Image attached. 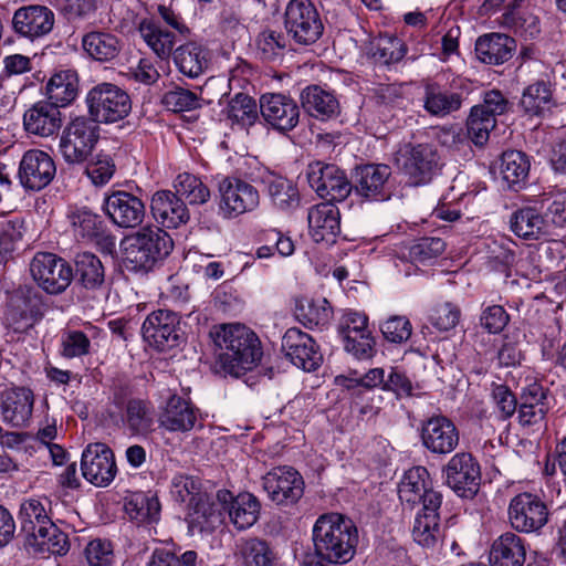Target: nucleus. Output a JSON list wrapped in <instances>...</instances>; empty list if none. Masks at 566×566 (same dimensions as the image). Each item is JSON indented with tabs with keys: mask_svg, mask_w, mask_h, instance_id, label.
Masks as SVG:
<instances>
[{
	"mask_svg": "<svg viewBox=\"0 0 566 566\" xmlns=\"http://www.w3.org/2000/svg\"><path fill=\"white\" fill-rule=\"evenodd\" d=\"M23 220L18 217L0 220V264L7 263L14 243L22 239Z\"/></svg>",
	"mask_w": 566,
	"mask_h": 566,
	"instance_id": "obj_59",
	"label": "nucleus"
},
{
	"mask_svg": "<svg viewBox=\"0 0 566 566\" xmlns=\"http://www.w3.org/2000/svg\"><path fill=\"white\" fill-rule=\"evenodd\" d=\"M396 163L412 186L431 181L440 169L437 149L429 144H406L397 153Z\"/></svg>",
	"mask_w": 566,
	"mask_h": 566,
	"instance_id": "obj_7",
	"label": "nucleus"
},
{
	"mask_svg": "<svg viewBox=\"0 0 566 566\" xmlns=\"http://www.w3.org/2000/svg\"><path fill=\"white\" fill-rule=\"evenodd\" d=\"M551 85L545 81H537L524 88L520 99V107L526 115L542 116L553 106Z\"/></svg>",
	"mask_w": 566,
	"mask_h": 566,
	"instance_id": "obj_45",
	"label": "nucleus"
},
{
	"mask_svg": "<svg viewBox=\"0 0 566 566\" xmlns=\"http://www.w3.org/2000/svg\"><path fill=\"white\" fill-rule=\"evenodd\" d=\"M35 397L29 387L12 386L0 392V416L12 428L29 427Z\"/></svg>",
	"mask_w": 566,
	"mask_h": 566,
	"instance_id": "obj_20",
	"label": "nucleus"
},
{
	"mask_svg": "<svg viewBox=\"0 0 566 566\" xmlns=\"http://www.w3.org/2000/svg\"><path fill=\"white\" fill-rule=\"evenodd\" d=\"M83 476L95 486L109 485L117 474V467L112 449L105 443L88 444L81 459Z\"/></svg>",
	"mask_w": 566,
	"mask_h": 566,
	"instance_id": "obj_15",
	"label": "nucleus"
},
{
	"mask_svg": "<svg viewBox=\"0 0 566 566\" xmlns=\"http://www.w3.org/2000/svg\"><path fill=\"white\" fill-rule=\"evenodd\" d=\"M422 87V107L430 116L443 118L462 107L461 93L453 92L434 81H424Z\"/></svg>",
	"mask_w": 566,
	"mask_h": 566,
	"instance_id": "obj_29",
	"label": "nucleus"
},
{
	"mask_svg": "<svg viewBox=\"0 0 566 566\" xmlns=\"http://www.w3.org/2000/svg\"><path fill=\"white\" fill-rule=\"evenodd\" d=\"M262 180L277 209L291 211L300 206V193L293 181L275 174H268Z\"/></svg>",
	"mask_w": 566,
	"mask_h": 566,
	"instance_id": "obj_41",
	"label": "nucleus"
},
{
	"mask_svg": "<svg viewBox=\"0 0 566 566\" xmlns=\"http://www.w3.org/2000/svg\"><path fill=\"white\" fill-rule=\"evenodd\" d=\"M308 230L315 242H334L340 231L339 210L332 202L312 207L307 213Z\"/></svg>",
	"mask_w": 566,
	"mask_h": 566,
	"instance_id": "obj_33",
	"label": "nucleus"
},
{
	"mask_svg": "<svg viewBox=\"0 0 566 566\" xmlns=\"http://www.w3.org/2000/svg\"><path fill=\"white\" fill-rule=\"evenodd\" d=\"M90 352L91 340L82 331H65L62 334L60 353L64 358H78Z\"/></svg>",
	"mask_w": 566,
	"mask_h": 566,
	"instance_id": "obj_61",
	"label": "nucleus"
},
{
	"mask_svg": "<svg viewBox=\"0 0 566 566\" xmlns=\"http://www.w3.org/2000/svg\"><path fill=\"white\" fill-rule=\"evenodd\" d=\"M243 566H273L275 554L269 543L258 537L241 539L237 544Z\"/></svg>",
	"mask_w": 566,
	"mask_h": 566,
	"instance_id": "obj_48",
	"label": "nucleus"
},
{
	"mask_svg": "<svg viewBox=\"0 0 566 566\" xmlns=\"http://www.w3.org/2000/svg\"><path fill=\"white\" fill-rule=\"evenodd\" d=\"M307 181L323 199L344 201L353 191V185L337 166L315 161L308 165Z\"/></svg>",
	"mask_w": 566,
	"mask_h": 566,
	"instance_id": "obj_10",
	"label": "nucleus"
},
{
	"mask_svg": "<svg viewBox=\"0 0 566 566\" xmlns=\"http://www.w3.org/2000/svg\"><path fill=\"white\" fill-rule=\"evenodd\" d=\"M446 243L440 238H421L411 244H398L391 250L395 268L403 276H410L418 271V263L437 259L443 253Z\"/></svg>",
	"mask_w": 566,
	"mask_h": 566,
	"instance_id": "obj_12",
	"label": "nucleus"
},
{
	"mask_svg": "<svg viewBox=\"0 0 566 566\" xmlns=\"http://www.w3.org/2000/svg\"><path fill=\"white\" fill-rule=\"evenodd\" d=\"M515 50V40L503 33L484 34L475 42L476 57L482 63L491 65L505 63L513 56Z\"/></svg>",
	"mask_w": 566,
	"mask_h": 566,
	"instance_id": "obj_37",
	"label": "nucleus"
},
{
	"mask_svg": "<svg viewBox=\"0 0 566 566\" xmlns=\"http://www.w3.org/2000/svg\"><path fill=\"white\" fill-rule=\"evenodd\" d=\"M284 28L298 45H312L323 35L324 24L311 0H291L284 13Z\"/></svg>",
	"mask_w": 566,
	"mask_h": 566,
	"instance_id": "obj_6",
	"label": "nucleus"
},
{
	"mask_svg": "<svg viewBox=\"0 0 566 566\" xmlns=\"http://www.w3.org/2000/svg\"><path fill=\"white\" fill-rule=\"evenodd\" d=\"M150 211L155 220L167 229H177L190 219L185 201L170 190H158L151 196Z\"/></svg>",
	"mask_w": 566,
	"mask_h": 566,
	"instance_id": "obj_27",
	"label": "nucleus"
},
{
	"mask_svg": "<svg viewBox=\"0 0 566 566\" xmlns=\"http://www.w3.org/2000/svg\"><path fill=\"white\" fill-rule=\"evenodd\" d=\"M221 503L207 493L193 496L187 515L189 530L192 533L216 530L222 523Z\"/></svg>",
	"mask_w": 566,
	"mask_h": 566,
	"instance_id": "obj_32",
	"label": "nucleus"
},
{
	"mask_svg": "<svg viewBox=\"0 0 566 566\" xmlns=\"http://www.w3.org/2000/svg\"><path fill=\"white\" fill-rule=\"evenodd\" d=\"M116 165L111 154L103 150L91 157L85 174L95 186L106 185L114 176Z\"/></svg>",
	"mask_w": 566,
	"mask_h": 566,
	"instance_id": "obj_60",
	"label": "nucleus"
},
{
	"mask_svg": "<svg viewBox=\"0 0 566 566\" xmlns=\"http://www.w3.org/2000/svg\"><path fill=\"white\" fill-rule=\"evenodd\" d=\"M99 139V126L87 116L72 118L60 137L59 150L70 165L88 160Z\"/></svg>",
	"mask_w": 566,
	"mask_h": 566,
	"instance_id": "obj_4",
	"label": "nucleus"
},
{
	"mask_svg": "<svg viewBox=\"0 0 566 566\" xmlns=\"http://www.w3.org/2000/svg\"><path fill=\"white\" fill-rule=\"evenodd\" d=\"M421 442L431 453L447 455L459 446L460 433L449 418L434 416L422 423Z\"/></svg>",
	"mask_w": 566,
	"mask_h": 566,
	"instance_id": "obj_22",
	"label": "nucleus"
},
{
	"mask_svg": "<svg viewBox=\"0 0 566 566\" xmlns=\"http://www.w3.org/2000/svg\"><path fill=\"white\" fill-rule=\"evenodd\" d=\"M548 509L542 499L528 492L515 495L509 505V520L522 533L539 531L548 522Z\"/></svg>",
	"mask_w": 566,
	"mask_h": 566,
	"instance_id": "obj_13",
	"label": "nucleus"
},
{
	"mask_svg": "<svg viewBox=\"0 0 566 566\" xmlns=\"http://www.w3.org/2000/svg\"><path fill=\"white\" fill-rule=\"evenodd\" d=\"M442 502L436 495H430L428 506L420 507L415 517L412 537L419 545L432 548L442 537L440 526V507Z\"/></svg>",
	"mask_w": 566,
	"mask_h": 566,
	"instance_id": "obj_31",
	"label": "nucleus"
},
{
	"mask_svg": "<svg viewBox=\"0 0 566 566\" xmlns=\"http://www.w3.org/2000/svg\"><path fill=\"white\" fill-rule=\"evenodd\" d=\"M171 237L159 227H145L123 241V259L128 271L149 272L172 251Z\"/></svg>",
	"mask_w": 566,
	"mask_h": 566,
	"instance_id": "obj_3",
	"label": "nucleus"
},
{
	"mask_svg": "<svg viewBox=\"0 0 566 566\" xmlns=\"http://www.w3.org/2000/svg\"><path fill=\"white\" fill-rule=\"evenodd\" d=\"M260 112L266 124L282 134L294 129L300 122L297 103L291 96L281 93L262 95Z\"/></svg>",
	"mask_w": 566,
	"mask_h": 566,
	"instance_id": "obj_21",
	"label": "nucleus"
},
{
	"mask_svg": "<svg viewBox=\"0 0 566 566\" xmlns=\"http://www.w3.org/2000/svg\"><path fill=\"white\" fill-rule=\"evenodd\" d=\"M406 54L403 42L395 36H381L370 46V55L378 64L389 65L402 60Z\"/></svg>",
	"mask_w": 566,
	"mask_h": 566,
	"instance_id": "obj_56",
	"label": "nucleus"
},
{
	"mask_svg": "<svg viewBox=\"0 0 566 566\" xmlns=\"http://www.w3.org/2000/svg\"><path fill=\"white\" fill-rule=\"evenodd\" d=\"M220 197L219 213L224 219H234L243 213L255 210L260 205L258 189L235 177H223L218 182Z\"/></svg>",
	"mask_w": 566,
	"mask_h": 566,
	"instance_id": "obj_9",
	"label": "nucleus"
},
{
	"mask_svg": "<svg viewBox=\"0 0 566 566\" xmlns=\"http://www.w3.org/2000/svg\"><path fill=\"white\" fill-rule=\"evenodd\" d=\"M82 48L94 61L112 62L122 51V41L113 33L91 31L83 35Z\"/></svg>",
	"mask_w": 566,
	"mask_h": 566,
	"instance_id": "obj_40",
	"label": "nucleus"
},
{
	"mask_svg": "<svg viewBox=\"0 0 566 566\" xmlns=\"http://www.w3.org/2000/svg\"><path fill=\"white\" fill-rule=\"evenodd\" d=\"M199 410L180 396H171L158 417L159 427L168 432H188L195 429Z\"/></svg>",
	"mask_w": 566,
	"mask_h": 566,
	"instance_id": "obj_28",
	"label": "nucleus"
},
{
	"mask_svg": "<svg viewBox=\"0 0 566 566\" xmlns=\"http://www.w3.org/2000/svg\"><path fill=\"white\" fill-rule=\"evenodd\" d=\"M177 196L185 198L189 205H203L210 199L209 188L192 174H179L174 181Z\"/></svg>",
	"mask_w": 566,
	"mask_h": 566,
	"instance_id": "obj_52",
	"label": "nucleus"
},
{
	"mask_svg": "<svg viewBox=\"0 0 566 566\" xmlns=\"http://www.w3.org/2000/svg\"><path fill=\"white\" fill-rule=\"evenodd\" d=\"M56 174L53 158L40 149L25 151L20 160L18 178L25 190L40 191L51 184Z\"/></svg>",
	"mask_w": 566,
	"mask_h": 566,
	"instance_id": "obj_17",
	"label": "nucleus"
},
{
	"mask_svg": "<svg viewBox=\"0 0 566 566\" xmlns=\"http://www.w3.org/2000/svg\"><path fill=\"white\" fill-rule=\"evenodd\" d=\"M525 557L524 541L515 533L506 532L493 542L489 560L491 566H523Z\"/></svg>",
	"mask_w": 566,
	"mask_h": 566,
	"instance_id": "obj_38",
	"label": "nucleus"
},
{
	"mask_svg": "<svg viewBox=\"0 0 566 566\" xmlns=\"http://www.w3.org/2000/svg\"><path fill=\"white\" fill-rule=\"evenodd\" d=\"M500 172L509 187L520 186L528 176L530 160L522 151H505L501 157Z\"/></svg>",
	"mask_w": 566,
	"mask_h": 566,
	"instance_id": "obj_49",
	"label": "nucleus"
},
{
	"mask_svg": "<svg viewBox=\"0 0 566 566\" xmlns=\"http://www.w3.org/2000/svg\"><path fill=\"white\" fill-rule=\"evenodd\" d=\"M62 126L60 109L46 101L31 105L23 114V127L29 134L50 137L55 135Z\"/></svg>",
	"mask_w": 566,
	"mask_h": 566,
	"instance_id": "obj_30",
	"label": "nucleus"
},
{
	"mask_svg": "<svg viewBox=\"0 0 566 566\" xmlns=\"http://www.w3.org/2000/svg\"><path fill=\"white\" fill-rule=\"evenodd\" d=\"M49 510L50 501L46 499L29 497L21 502L18 520L24 542L34 539L36 533L45 530L46 524L52 521Z\"/></svg>",
	"mask_w": 566,
	"mask_h": 566,
	"instance_id": "obj_36",
	"label": "nucleus"
},
{
	"mask_svg": "<svg viewBox=\"0 0 566 566\" xmlns=\"http://www.w3.org/2000/svg\"><path fill=\"white\" fill-rule=\"evenodd\" d=\"M125 510L133 520L153 523L159 518L160 503L155 495L136 493L126 502Z\"/></svg>",
	"mask_w": 566,
	"mask_h": 566,
	"instance_id": "obj_53",
	"label": "nucleus"
},
{
	"mask_svg": "<svg viewBox=\"0 0 566 566\" xmlns=\"http://www.w3.org/2000/svg\"><path fill=\"white\" fill-rule=\"evenodd\" d=\"M74 277L87 290L98 289L105 279V271L101 260L90 252L77 254Z\"/></svg>",
	"mask_w": 566,
	"mask_h": 566,
	"instance_id": "obj_47",
	"label": "nucleus"
},
{
	"mask_svg": "<svg viewBox=\"0 0 566 566\" xmlns=\"http://www.w3.org/2000/svg\"><path fill=\"white\" fill-rule=\"evenodd\" d=\"M545 216L534 207H523L514 211L510 218L511 230L520 238L538 240L546 234Z\"/></svg>",
	"mask_w": 566,
	"mask_h": 566,
	"instance_id": "obj_43",
	"label": "nucleus"
},
{
	"mask_svg": "<svg viewBox=\"0 0 566 566\" xmlns=\"http://www.w3.org/2000/svg\"><path fill=\"white\" fill-rule=\"evenodd\" d=\"M198 555L195 551H186L180 556L166 547L154 549L148 566H197Z\"/></svg>",
	"mask_w": 566,
	"mask_h": 566,
	"instance_id": "obj_63",
	"label": "nucleus"
},
{
	"mask_svg": "<svg viewBox=\"0 0 566 566\" xmlns=\"http://www.w3.org/2000/svg\"><path fill=\"white\" fill-rule=\"evenodd\" d=\"M315 556L329 564H346L353 559L358 544L354 522L338 513L321 515L312 530Z\"/></svg>",
	"mask_w": 566,
	"mask_h": 566,
	"instance_id": "obj_2",
	"label": "nucleus"
},
{
	"mask_svg": "<svg viewBox=\"0 0 566 566\" xmlns=\"http://www.w3.org/2000/svg\"><path fill=\"white\" fill-rule=\"evenodd\" d=\"M214 345L220 349L222 369L234 377L253 369L262 358L261 342L256 334L242 324L214 326L210 332Z\"/></svg>",
	"mask_w": 566,
	"mask_h": 566,
	"instance_id": "obj_1",
	"label": "nucleus"
},
{
	"mask_svg": "<svg viewBox=\"0 0 566 566\" xmlns=\"http://www.w3.org/2000/svg\"><path fill=\"white\" fill-rule=\"evenodd\" d=\"M256 48L261 59L275 62L289 51V41L282 32L264 30L258 35Z\"/></svg>",
	"mask_w": 566,
	"mask_h": 566,
	"instance_id": "obj_55",
	"label": "nucleus"
},
{
	"mask_svg": "<svg viewBox=\"0 0 566 566\" xmlns=\"http://www.w3.org/2000/svg\"><path fill=\"white\" fill-rule=\"evenodd\" d=\"M217 497L222 504H226L230 500L228 514L238 530H247L259 520L261 504L253 494L245 492L232 497L230 492L219 491Z\"/></svg>",
	"mask_w": 566,
	"mask_h": 566,
	"instance_id": "obj_34",
	"label": "nucleus"
},
{
	"mask_svg": "<svg viewBox=\"0 0 566 566\" xmlns=\"http://www.w3.org/2000/svg\"><path fill=\"white\" fill-rule=\"evenodd\" d=\"M174 61L184 75L195 78L207 70L209 54L202 45L190 42L176 49Z\"/></svg>",
	"mask_w": 566,
	"mask_h": 566,
	"instance_id": "obj_42",
	"label": "nucleus"
},
{
	"mask_svg": "<svg viewBox=\"0 0 566 566\" xmlns=\"http://www.w3.org/2000/svg\"><path fill=\"white\" fill-rule=\"evenodd\" d=\"M303 109L318 120L336 118L340 113V105L331 91L318 85L306 86L300 95Z\"/></svg>",
	"mask_w": 566,
	"mask_h": 566,
	"instance_id": "obj_35",
	"label": "nucleus"
},
{
	"mask_svg": "<svg viewBox=\"0 0 566 566\" xmlns=\"http://www.w3.org/2000/svg\"><path fill=\"white\" fill-rule=\"evenodd\" d=\"M398 495L402 504L413 509L428 506L430 495H436L442 502V494L432 489L429 472L424 467H413L405 472L399 485Z\"/></svg>",
	"mask_w": 566,
	"mask_h": 566,
	"instance_id": "obj_25",
	"label": "nucleus"
},
{
	"mask_svg": "<svg viewBox=\"0 0 566 566\" xmlns=\"http://www.w3.org/2000/svg\"><path fill=\"white\" fill-rule=\"evenodd\" d=\"M122 421L130 434L148 437L155 430V410L149 401L132 398L125 405Z\"/></svg>",
	"mask_w": 566,
	"mask_h": 566,
	"instance_id": "obj_39",
	"label": "nucleus"
},
{
	"mask_svg": "<svg viewBox=\"0 0 566 566\" xmlns=\"http://www.w3.org/2000/svg\"><path fill=\"white\" fill-rule=\"evenodd\" d=\"M391 169L384 164H368L355 168L353 190L368 201H382L389 198L386 191Z\"/></svg>",
	"mask_w": 566,
	"mask_h": 566,
	"instance_id": "obj_24",
	"label": "nucleus"
},
{
	"mask_svg": "<svg viewBox=\"0 0 566 566\" xmlns=\"http://www.w3.org/2000/svg\"><path fill=\"white\" fill-rule=\"evenodd\" d=\"M74 233L81 238H95L104 231V222L99 216L87 209H77L69 214Z\"/></svg>",
	"mask_w": 566,
	"mask_h": 566,
	"instance_id": "obj_57",
	"label": "nucleus"
},
{
	"mask_svg": "<svg viewBox=\"0 0 566 566\" xmlns=\"http://www.w3.org/2000/svg\"><path fill=\"white\" fill-rule=\"evenodd\" d=\"M179 316L169 310L151 312L143 323L142 335L145 342L160 352L179 345Z\"/></svg>",
	"mask_w": 566,
	"mask_h": 566,
	"instance_id": "obj_16",
	"label": "nucleus"
},
{
	"mask_svg": "<svg viewBox=\"0 0 566 566\" xmlns=\"http://www.w3.org/2000/svg\"><path fill=\"white\" fill-rule=\"evenodd\" d=\"M43 298L36 287L20 286L10 296L6 318L14 332H24L33 327L41 317Z\"/></svg>",
	"mask_w": 566,
	"mask_h": 566,
	"instance_id": "obj_11",
	"label": "nucleus"
},
{
	"mask_svg": "<svg viewBox=\"0 0 566 566\" xmlns=\"http://www.w3.org/2000/svg\"><path fill=\"white\" fill-rule=\"evenodd\" d=\"M91 118L98 125L112 124L127 117L132 111V99L126 91L112 83H99L86 95Z\"/></svg>",
	"mask_w": 566,
	"mask_h": 566,
	"instance_id": "obj_5",
	"label": "nucleus"
},
{
	"mask_svg": "<svg viewBox=\"0 0 566 566\" xmlns=\"http://www.w3.org/2000/svg\"><path fill=\"white\" fill-rule=\"evenodd\" d=\"M545 220L556 228H566V191L544 193Z\"/></svg>",
	"mask_w": 566,
	"mask_h": 566,
	"instance_id": "obj_62",
	"label": "nucleus"
},
{
	"mask_svg": "<svg viewBox=\"0 0 566 566\" xmlns=\"http://www.w3.org/2000/svg\"><path fill=\"white\" fill-rule=\"evenodd\" d=\"M48 102L59 109L72 103L77 95V77L71 71L54 74L46 84Z\"/></svg>",
	"mask_w": 566,
	"mask_h": 566,
	"instance_id": "obj_46",
	"label": "nucleus"
},
{
	"mask_svg": "<svg viewBox=\"0 0 566 566\" xmlns=\"http://www.w3.org/2000/svg\"><path fill=\"white\" fill-rule=\"evenodd\" d=\"M103 210L115 226L126 229L138 227L146 216L143 200L124 190H116L106 195L103 201Z\"/></svg>",
	"mask_w": 566,
	"mask_h": 566,
	"instance_id": "obj_19",
	"label": "nucleus"
},
{
	"mask_svg": "<svg viewBox=\"0 0 566 566\" xmlns=\"http://www.w3.org/2000/svg\"><path fill=\"white\" fill-rule=\"evenodd\" d=\"M84 556L87 566H112L114 562L113 545L106 539H93L86 545Z\"/></svg>",
	"mask_w": 566,
	"mask_h": 566,
	"instance_id": "obj_64",
	"label": "nucleus"
},
{
	"mask_svg": "<svg viewBox=\"0 0 566 566\" xmlns=\"http://www.w3.org/2000/svg\"><path fill=\"white\" fill-rule=\"evenodd\" d=\"M282 349L294 366L306 371L315 370L323 360L312 336L296 327L285 332L282 338Z\"/></svg>",
	"mask_w": 566,
	"mask_h": 566,
	"instance_id": "obj_23",
	"label": "nucleus"
},
{
	"mask_svg": "<svg viewBox=\"0 0 566 566\" xmlns=\"http://www.w3.org/2000/svg\"><path fill=\"white\" fill-rule=\"evenodd\" d=\"M333 310L326 298H305L296 307V316L305 326H325L329 323Z\"/></svg>",
	"mask_w": 566,
	"mask_h": 566,
	"instance_id": "obj_51",
	"label": "nucleus"
},
{
	"mask_svg": "<svg viewBox=\"0 0 566 566\" xmlns=\"http://www.w3.org/2000/svg\"><path fill=\"white\" fill-rule=\"evenodd\" d=\"M53 25V11L41 4L21 7L14 12L12 18L14 32L31 40L49 34Z\"/></svg>",
	"mask_w": 566,
	"mask_h": 566,
	"instance_id": "obj_26",
	"label": "nucleus"
},
{
	"mask_svg": "<svg viewBox=\"0 0 566 566\" xmlns=\"http://www.w3.org/2000/svg\"><path fill=\"white\" fill-rule=\"evenodd\" d=\"M24 544L32 548L33 553L39 554L49 553L63 556L70 549L67 535L53 521L46 524L45 530L36 533L34 539L29 538Z\"/></svg>",
	"mask_w": 566,
	"mask_h": 566,
	"instance_id": "obj_44",
	"label": "nucleus"
},
{
	"mask_svg": "<svg viewBox=\"0 0 566 566\" xmlns=\"http://www.w3.org/2000/svg\"><path fill=\"white\" fill-rule=\"evenodd\" d=\"M495 125L496 119L484 115L481 108L473 106L467 120L468 136L474 145L481 147L489 140L490 132Z\"/></svg>",
	"mask_w": 566,
	"mask_h": 566,
	"instance_id": "obj_58",
	"label": "nucleus"
},
{
	"mask_svg": "<svg viewBox=\"0 0 566 566\" xmlns=\"http://www.w3.org/2000/svg\"><path fill=\"white\" fill-rule=\"evenodd\" d=\"M138 30L142 38L159 57L164 59L170 55L175 45V34L172 32L149 20H143Z\"/></svg>",
	"mask_w": 566,
	"mask_h": 566,
	"instance_id": "obj_50",
	"label": "nucleus"
},
{
	"mask_svg": "<svg viewBox=\"0 0 566 566\" xmlns=\"http://www.w3.org/2000/svg\"><path fill=\"white\" fill-rule=\"evenodd\" d=\"M446 483L460 496H473L480 485L481 469L470 452H458L443 467Z\"/></svg>",
	"mask_w": 566,
	"mask_h": 566,
	"instance_id": "obj_14",
	"label": "nucleus"
},
{
	"mask_svg": "<svg viewBox=\"0 0 566 566\" xmlns=\"http://www.w3.org/2000/svg\"><path fill=\"white\" fill-rule=\"evenodd\" d=\"M263 489L277 505L296 503L303 495L302 475L291 467H277L268 472L263 479Z\"/></svg>",
	"mask_w": 566,
	"mask_h": 566,
	"instance_id": "obj_18",
	"label": "nucleus"
},
{
	"mask_svg": "<svg viewBox=\"0 0 566 566\" xmlns=\"http://www.w3.org/2000/svg\"><path fill=\"white\" fill-rule=\"evenodd\" d=\"M33 281L48 294L63 293L71 284L74 272L61 256L50 252H38L30 262Z\"/></svg>",
	"mask_w": 566,
	"mask_h": 566,
	"instance_id": "obj_8",
	"label": "nucleus"
},
{
	"mask_svg": "<svg viewBox=\"0 0 566 566\" xmlns=\"http://www.w3.org/2000/svg\"><path fill=\"white\" fill-rule=\"evenodd\" d=\"M228 118L242 128L252 126L258 118L255 101L242 93L234 95L227 108Z\"/></svg>",
	"mask_w": 566,
	"mask_h": 566,
	"instance_id": "obj_54",
	"label": "nucleus"
}]
</instances>
